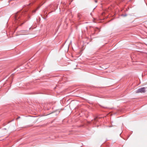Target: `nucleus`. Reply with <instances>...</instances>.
I'll use <instances>...</instances> for the list:
<instances>
[{"instance_id": "39448f33", "label": "nucleus", "mask_w": 147, "mask_h": 147, "mask_svg": "<svg viewBox=\"0 0 147 147\" xmlns=\"http://www.w3.org/2000/svg\"><path fill=\"white\" fill-rule=\"evenodd\" d=\"M40 7V6H39L36 9L33 10L32 11V13H35L36 12V11L39 9V8Z\"/></svg>"}, {"instance_id": "20e7f679", "label": "nucleus", "mask_w": 147, "mask_h": 147, "mask_svg": "<svg viewBox=\"0 0 147 147\" xmlns=\"http://www.w3.org/2000/svg\"><path fill=\"white\" fill-rule=\"evenodd\" d=\"M82 16V14L80 13H78V17L79 19H80Z\"/></svg>"}, {"instance_id": "7ed1b4c3", "label": "nucleus", "mask_w": 147, "mask_h": 147, "mask_svg": "<svg viewBox=\"0 0 147 147\" xmlns=\"http://www.w3.org/2000/svg\"><path fill=\"white\" fill-rule=\"evenodd\" d=\"M20 15L18 14H17L15 16V19L16 20H18V19L20 18Z\"/></svg>"}, {"instance_id": "f03ea898", "label": "nucleus", "mask_w": 147, "mask_h": 147, "mask_svg": "<svg viewBox=\"0 0 147 147\" xmlns=\"http://www.w3.org/2000/svg\"><path fill=\"white\" fill-rule=\"evenodd\" d=\"M20 33L22 34L25 35L28 34V32L26 30H21L20 31Z\"/></svg>"}, {"instance_id": "f257e3e1", "label": "nucleus", "mask_w": 147, "mask_h": 147, "mask_svg": "<svg viewBox=\"0 0 147 147\" xmlns=\"http://www.w3.org/2000/svg\"><path fill=\"white\" fill-rule=\"evenodd\" d=\"M146 90L144 87H142L138 89L136 92V93H144L145 92Z\"/></svg>"}, {"instance_id": "423d86ee", "label": "nucleus", "mask_w": 147, "mask_h": 147, "mask_svg": "<svg viewBox=\"0 0 147 147\" xmlns=\"http://www.w3.org/2000/svg\"><path fill=\"white\" fill-rule=\"evenodd\" d=\"M127 15L126 14H122L121 15V16H123V17H125L127 16Z\"/></svg>"}]
</instances>
